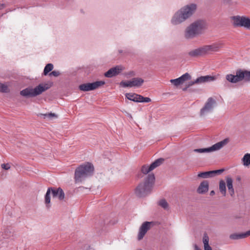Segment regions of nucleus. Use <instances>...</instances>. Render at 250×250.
Wrapping results in <instances>:
<instances>
[{
	"mask_svg": "<svg viewBox=\"0 0 250 250\" xmlns=\"http://www.w3.org/2000/svg\"><path fill=\"white\" fill-rule=\"evenodd\" d=\"M196 9V5L194 4L187 5L181 8L173 17L171 22L173 24H178L184 21L191 16Z\"/></svg>",
	"mask_w": 250,
	"mask_h": 250,
	"instance_id": "f257e3e1",
	"label": "nucleus"
},
{
	"mask_svg": "<svg viewBox=\"0 0 250 250\" xmlns=\"http://www.w3.org/2000/svg\"><path fill=\"white\" fill-rule=\"evenodd\" d=\"M154 181V174H149L145 181L140 184L136 188L135 192L137 196L141 197L149 194L152 190Z\"/></svg>",
	"mask_w": 250,
	"mask_h": 250,
	"instance_id": "f03ea898",
	"label": "nucleus"
},
{
	"mask_svg": "<svg viewBox=\"0 0 250 250\" xmlns=\"http://www.w3.org/2000/svg\"><path fill=\"white\" fill-rule=\"evenodd\" d=\"M206 25L204 21H198L189 25L185 32L186 39H192L202 34L206 29Z\"/></svg>",
	"mask_w": 250,
	"mask_h": 250,
	"instance_id": "7ed1b4c3",
	"label": "nucleus"
},
{
	"mask_svg": "<svg viewBox=\"0 0 250 250\" xmlns=\"http://www.w3.org/2000/svg\"><path fill=\"white\" fill-rule=\"evenodd\" d=\"M94 171V167L90 163H86L77 167L75 172V179L76 182H81L83 178L90 175Z\"/></svg>",
	"mask_w": 250,
	"mask_h": 250,
	"instance_id": "20e7f679",
	"label": "nucleus"
},
{
	"mask_svg": "<svg viewBox=\"0 0 250 250\" xmlns=\"http://www.w3.org/2000/svg\"><path fill=\"white\" fill-rule=\"evenodd\" d=\"M50 85L47 83H42L35 88H26L20 92V94L24 97H34L42 94L43 92L48 89Z\"/></svg>",
	"mask_w": 250,
	"mask_h": 250,
	"instance_id": "39448f33",
	"label": "nucleus"
},
{
	"mask_svg": "<svg viewBox=\"0 0 250 250\" xmlns=\"http://www.w3.org/2000/svg\"><path fill=\"white\" fill-rule=\"evenodd\" d=\"M233 25L235 27H243L250 30V18L244 16H235L231 18Z\"/></svg>",
	"mask_w": 250,
	"mask_h": 250,
	"instance_id": "423d86ee",
	"label": "nucleus"
},
{
	"mask_svg": "<svg viewBox=\"0 0 250 250\" xmlns=\"http://www.w3.org/2000/svg\"><path fill=\"white\" fill-rule=\"evenodd\" d=\"M229 141V138H226L223 140L209 147L195 149L193 150V151L198 153H209L218 150L228 144Z\"/></svg>",
	"mask_w": 250,
	"mask_h": 250,
	"instance_id": "0eeeda50",
	"label": "nucleus"
},
{
	"mask_svg": "<svg viewBox=\"0 0 250 250\" xmlns=\"http://www.w3.org/2000/svg\"><path fill=\"white\" fill-rule=\"evenodd\" d=\"M105 82L103 81H96L92 83H86L81 84L79 89L83 91L93 90L104 85Z\"/></svg>",
	"mask_w": 250,
	"mask_h": 250,
	"instance_id": "6e6552de",
	"label": "nucleus"
},
{
	"mask_svg": "<svg viewBox=\"0 0 250 250\" xmlns=\"http://www.w3.org/2000/svg\"><path fill=\"white\" fill-rule=\"evenodd\" d=\"M216 104V101L212 97L209 98L206 102L203 107L200 110V116H204L210 112Z\"/></svg>",
	"mask_w": 250,
	"mask_h": 250,
	"instance_id": "1a4fd4ad",
	"label": "nucleus"
},
{
	"mask_svg": "<svg viewBox=\"0 0 250 250\" xmlns=\"http://www.w3.org/2000/svg\"><path fill=\"white\" fill-rule=\"evenodd\" d=\"M144 81L140 78H134L129 81H122L120 85L124 87H140L143 83Z\"/></svg>",
	"mask_w": 250,
	"mask_h": 250,
	"instance_id": "9d476101",
	"label": "nucleus"
},
{
	"mask_svg": "<svg viewBox=\"0 0 250 250\" xmlns=\"http://www.w3.org/2000/svg\"><path fill=\"white\" fill-rule=\"evenodd\" d=\"M164 161L163 158H159L155 160L150 166L144 165L142 167L141 171L144 174H147L161 165Z\"/></svg>",
	"mask_w": 250,
	"mask_h": 250,
	"instance_id": "9b49d317",
	"label": "nucleus"
},
{
	"mask_svg": "<svg viewBox=\"0 0 250 250\" xmlns=\"http://www.w3.org/2000/svg\"><path fill=\"white\" fill-rule=\"evenodd\" d=\"M219 76V75L218 74L216 76L206 75V76H201V77L197 78L196 80L194 82H192L189 85V86L192 85L195 83H205L206 82L214 81L217 79V78Z\"/></svg>",
	"mask_w": 250,
	"mask_h": 250,
	"instance_id": "f8f14e48",
	"label": "nucleus"
},
{
	"mask_svg": "<svg viewBox=\"0 0 250 250\" xmlns=\"http://www.w3.org/2000/svg\"><path fill=\"white\" fill-rule=\"evenodd\" d=\"M242 74L240 73V69L236 72V75L227 74L226 75V79L231 83H237L241 81Z\"/></svg>",
	"mask_w": 250,
	"mask_h": 250,
	"instance_id": "ddd939ff",
	"label": "nucleus"
},
{
	"mask_svg": "<svg viewBox=\"0 0 250 250\" xmlns=\"http://www.w3.org/2000/svg\"><path fill=\"white\" fill-rule=\"evenodd\" d=\"M223 46V43L221 42H215L210 45H204L206 54L211 52L218 51Z\"/></svg>",
	"mask_w": 250,
	"mask_h": 250,
	"instance_id": "4468645a",
	"label": "nucleus"
},
{
	"mask_svg": "<svg viewBox=\"0 0 250 250\" xmlns=\"http://www.w3.org/2000/svg\"><path fill=\"white\" fill-rule=\"evenodd\" d=\"M224 171V169H219L212 171H206L198 173V177L202 178H207L213 177L215 175L220 174Z\"/></svg>",
	"mask_w": 250,
	"mask_h": 250,
	"instance_id": "2eb2a0df",
	"label": "nucleus"
},
{
	"mask_svg": "<svg viewBox=\"0 0 250 250\" xmlns=\"http://www.w3.org/2000/svg\"><path fill=\"white\" fill-rule=\"evenodd\" d=\"M190 79V76L188 73H186L177 79L171 80L170 82L175 86H177Z\"/></svg>",
	"mask_w": 250,
	"mask_h": 250,
	"instance_id": "dca6fc26",
	"label": "nucleus"
},
{
	"mask_svg": "<svg viewBox=\"0 0 250 250\" xmlns=\"http://www.w3.org/2000/svg\"><path fill=\"white\" fill-rule=\"evenodd\" d=\"M150 222H145L140 228L139 232L138 235L139 240L143 239L147 230L150 229Z\"/></svg>",
	"mask_w": 250,
	"mask_h": 250,
	"instance_id": "f3484780",
	"label": "nucleus"
},
{
	"mask_svg": "<svg viewBox=\"0 0 250 250\" xmlns=\"http://www.w3.org/2000/svg\"><path fill=\"white\" fill-rule=\"evenodd\" d=\"M188 54L192 57H197L206 54L204 46L192 50L188 52Z\"/></svg>",
	"mask_w": 250,
	"mask_h": 250,
	"instance_id": "a211bd4d",
	"label": "nucleus"
},
{
	"mask_svg": "<svg viewBox=\"0 0 250 250\" xmlns=\"http://www.w3.org/2000/svg\"><path fill=\"white\" fill-rule=\"evenodd\" d=\"M122 70V69L121 66H117L109 69L105 73L104 76L107 78H111L119 74Z\"/></svg>",
	"mask_w": 250,
	"mask_h": 250,
	"instance_id": "6ab92c4d",
	"label": "nucleus"
},
{
	"mask_svg": "<svg viewBox=\"0 0 250 250\" xmlns=\"http://www.w3.org/2000/svg\"><path fill=\"white\" fill-rule=\"evenodd\" d=\"M51 192L54 198H57L60 201L64 199V193L61 188H51Z\"/></svg>",
	"mask_w": 250,
	"mask_h": 250,
	"instance_id": "aec40b11",
	"label": "nucleus"
},
{
	"mask_svg": "<svg viewBox=\"0 0 250 250\" xmlns=\"http://www.w3.org/2000/svg\"><path fill=\"white\" fill-rule=\"evenodd\" d=\"M208 182L207 180H204L200 183L197 189V191L198 193L203 194L208 191Z\"/></svg>",
	"mask_w": 250,
	"mask_h": 250,
	"instance_id": "412c9836",
	"label": "nucleus"
},
{
	"mask_svg": "<svg viewBox=\"0 0 250 250\" xmlns=\"http://www.w3.org/2000/svg\"><path fill=\"white\" fill-rule=\"evenodd\" d=\"M226 181L227 183V186L228 188L229 192L231 195V196H233L234 194V190L233 187V180L232 179L229 177L227 176L226 178Z\"/></svg>",
	"mask_w": 250,
	"mask_h": 250,
	"instance_id": "4be33fe9",
	"label": "nucleus"
},
{
	"mask_svg": "<svg viewBox=\"0 0 250 250\" xmlns=\"http://www.w3.org/2000/svg\"><path fill=\"white\" fill-rule=\"evenodd\" d=\"M250 235V230L247 231V232L245 233L237 234V233H234L230 235L229 237L231 239H240L246 238L249 236Z\"/></svg>",
	"mask_w": 250,
	"mask_h": 250,
	"instance_id": "5701e85b",
	"label": "nucleus"
},
{
	"mask_svg": "<svg viewBox=\"0 0 250 250\" xmlns=\"http://www.w3.org/2000/svg\"><path fill=\"white\" fill-rule=\"evenodd\" d=\"M125 97L130 101H132L135 102H139L140 95H138L135 93H128L125 94Z\"/></svg>",
	"mask_w": 250,
	"mask_h": 250,
	"instance_id": "b1692460",
	"label": "nucleus"
},
{
	"mask_svg": "<svg viewBox=\"0 0 250 250\" xmlns=\"http://www.w3.org/2000/svg\"><path fill=\"white\" fill-rule=\"evenodd\" d=\"M242 163L245 167L250 166V153H246L242 159Z\"/></svg>",
	"mask_w": 250,
	"mask_h": 250,
	"instance_id": "393cba45",
	"label": "nucleus"
},
{
	"mask_svg": "<svg viewBox=\"0 0 250 250\" xmlns=\"http://www.w3.org/2000/svg\"><path fill=\"white\" fill-rule=\"evenodd\" d=\"M51 191V188H48L45 196V203L47 208L50 207V193Z\"/></svg>",
	"mask_w": 250,
	"mask_h": 250,
	"instance_id": "a878e982",
	"label": "nucleus"
},
{
	"mask_svg": "<svg viewBox=\"0 0 250 250\" xmlns=\"http://www.w3.org/2000/svg\"><path fill=\"white\" fill-rule=\"evenodd\" d=\"M219 190L223 196L226 195V186L224 181L220 180L219 182Z\"/></svg>",
	"mask_w": 250,
	"mask_h": 250,
	"instance_id": "bb28decb",
	"label": "nucleus"
},
{
	"mask_svg": "<svg viewBox=\"0 0 250 250\" xmlns=\"http://www.w3.org/2000/svg\"><path fill=\"white\" fill-rule=\"evenodd\" d=\"M240 72L242 74L241 81L245 79L246 81H250V71L240 69Z\"/></svg>",
	"mask_w": 250,
	"mask_h": 250,
	"instance_id": "cd10ccee",
	"label": "nucleus"
},
{
	"mask_svg": "<svg viewBox=\"0 0 250 250\" xmlns=\"http://www.w3.org/2000/svg\"><path fill=\"white\" fill-rule=\"evenodd\" d=\"M10 90L9 88V85L6 83H0V92L9 93Z\"/></svg>",
	"mask_w": 250,
	"mask_h": 250,
	"instance_id": "c85d7f7f",
	"label": "nucleus"
},
{
	"mask_svg": "<svg viewBox=\"0 0 250 250\" xmlns=\"http://www.w3.org/2000/svg\"><path fill=\"white\" fill-rule=\"evenodd\" d=\"M53 69V65L52 63L47 64L44 69L43 73L46 75L49 72Z\"/></svg>",
	"mask_w": 250,
	"mask_h": 250,
	"instance_id": "c756f323",
	"label": "nucleus"
},
{
	"mask_svg": "<svg viewBox=\"0 0 250 250\" xmlns=\"http://www.w3.org/2000/svg\"><path fill=\"white\" fill-rule=\"evenodd\" d=\"M203 242L204 243V246L205 247L209 246L208 244L209 242V238L207 233H205L203 238Z\"/></svg>",
	"mask_w": 250,
	"mask_h": 250,
	"instance_id": "7c9ffc66",
	"label": "nucleus"
},
{
	"mask_svg": "<svg viewBox=\"0 0 250 250\" xmlns=\"http://www.w3.org/2000/svg\"><path fill=\"white\" fill-rule=\"evenodd\" d=\"M159 205L160 206L163 208H164V209H167L168 207V205L167 202L164 199L161 200L159 202Z\"/></svg>",
	"mask_w": 250,
	"mask_h": 250,
	"instance_id": "2f4dec72",
	"label": "nucleus"
},
{
	"mask_svg": "<svg viewBox=\"0 0 250 250\" xmlns=\"http://www.w3.org/2000/svg\"><path fill=\"white\" fill-rule=\"evenodd\" d=\"M139 100V102L148 103L151 101V99L149 98L144 97L141 95H140V98Z\"/></svg>",
	"mask_w": 250,
	"mask_h": 250,
	"instance_id": "473e14b6",
	"label": "nucleus"
},
{
	"mask_svg": "<svg viewBox=\"0 0 250 250\" xmlns=\"http://www.w3.org/2000/svg\"><path fill=\"white\" fill-rule=\"evenodd\" d=\"M1 167L5 170H8L10 168V165L8 163L2 164L1 165Z\"/></svg>",
	"mask_w": 250,
	"mask_h": 250,
	"instance_id": "72a5a7b5",
	"label": "nucleus"
},
{
	"mask_svg": "<svg viewBox=\"0 0 250 250\" xmlns=\"http://www.w3.org/2000/svg\"><path fill=\"white\" fill-rule=\"evenodd\" d=\"M60 74L59 71H52L50 74L49 75L50 76H54L55 77H57L59 76Z\"/></svg>",
	"mask_w": 250,
	"mask_h": 250,
	"instance_id": "f704fd0d",
	"label": "nucleus"
},
{
	"mask_svg": "<svg viewBox=\"0 0 250 250\" xmlns=\"http://www.w3.org/2000/svg\"><path fill=\"white\" fill-rule=\"evenodd\" d=\"M44 116L47 117L49 118H52L53 117H57V115L54 113H49V114H46L44 115Z\"/></svg>",
	"mask_w": 250,
	"mask_h": 250,
	"instance_id": "c9c22d12",
	"label": "nucleus"
},
{
	"mask_svg": "<svg viewBox=\"0 0 250 250\" xmlns=\"http://www.w3.org/2000/svg\"><path fill=\"white\" fill-rule=\"evenodd\" d=\"M205 250H212L210 246H207L204 247Z\"/></svg>",
	"mask_w": 250,
	"mask_h": 250,
	"instance_id": "e433bc0d",
	"label": "nucleus"
},
{
	"mask_svg": "<svg viewBox=\"0 0 250 250\" xmlns=\"http://www.w3.org/2000/svg\"><path fill=\"white\" fill-rule=\"evenodd\" d=\"M215 194V192L214 190H212L210 191V195H211V196H213Z\"/></svg>",
	"mask_w": 250,
	"mask_h": 250,
	"instance_id": "4c0bfd02",
	"label": "nucleus"
},
{
	"mask_svg": "<svg viewBox=\"0 0 250 250\" xmlns=\"http://www.w3.org/2000/svg\"><path fill=\"white\" fill-rule=\"evenodd\" d=\"M4 8V5L3 4H0V10Z\"/></svg>",
	"mask_w": 250,
	"mask_h": 250,
	"instance_id": "58836bf2",
	"label": "nucleus"
},
{
	"mask_svg": "<svg viewBox=\"0 0 250 250\" xmlns=\"http://www.w3.org/2000/svg\"><path fill=\"white\" fill-rule=\"evenodd\" d=\"M225 1H230V0H225Z\"/></svg>",
	"mask_w": 250,
	"mask_h": 250,
	"instance_id": "ea45409f",
	"label": "nucleus"
}]
</instances>
